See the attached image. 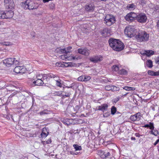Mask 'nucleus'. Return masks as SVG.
I'll return each mask as SVG.
<instances>
[{"label":"nucleus","mask_w":159,"mask_h":159,"mask_svg":"<svg viewBox=\"0 0 159 159\" xmlns=\"http://www.w3.org/2000/svg\"><path fill=\"white\" fill-rule=\"evenodd\" d=\"M108 42L111 47L116 51H121L124 48L123 43L118 39L111 38L109 40Z\"/></svg>","instance_id":"1"},{"label":"nucleus","mask_w":159,"mask_h":159,"mask_svg":"<svg viewBox=\"0 0 159 159\" xmlns=\"http://www.w3.org/2000/svg\"><path fill=\"white\" fill-rule=\"evenodd\" d=\"M21 6L24 9L30 10L37 9L39 6L38 3L34 1L27 0L24 2L21 3Z\"/></svg>","instance_id":"2"},{"label":"nucleus","mask_w":159,"mask_h":159,"mask_svg":"<svg viewBox=\"0 0 159 159\" xmlns=\"http://www.w3.org/2000/svg\"><path fill=\"white\" fill-rule=\"evenodd\" d=\"M136 37L138 41L140 42L148 41L149 37V34L145 31L139 32Z\"/></svg>","instance_id":"3"},{"label":"nucleus","mask_w":159,"mask_h":159,"mask_svg":"<svg viewBox=\"0 0 159 159\" xmlns=\"http://www.w3.org/2000/svg\"><path fill=\"white\" fill-rule=\"evenodd\" d=\"M124 32L125 35L130 38H131L137 35L136 30L131 27H126L125 30Z\"/></svg>","instance_id":"4"},{"label":"nucleus","mask_w":159,"mask_h":159,"mask_svg":"<svg viewBox=\"0 0 159 159\" xmlns=\"http://www.w3.org/2000/svg\"><path fill=\"white\" fill-rule=\"evenodd\" d=\"M104 20L106 25L110 26L115 22V18L114 16L108 14L106 15Z\"/></svg>","instance_id":"5"},{"label":"nucleus","mask_w":159,"mask_h":159,"mask_svg":"<svg viewBox=\"0 0 159 159\" xmlns=\"http://www.w3.org/2000/svg\"><path fill=\"white\" fill-rule=\"evenodd\" d=\"M147 20V16L145 14L140 13L137 15L136 20L139 22L143 23L146 22Z\"/></svg>","instance_id":"6"},{"label":"nucleus","mask_w":159,"mask_h":159,"mask_svg":"<svg viewBox=\"0 0 159 159\" xmlns=\"http://www.w3.org/2000/svg\"><path fill=\"white\" fill-rule=\"evenodd\" d=\"M137 14L134 12H130L126 15L125 17V20L128 21L132 22L136 20Z\"/></svg>","instance_id":"7"},{"label":"nucleus","mask_w":159,"mask_h":159,"mask_svg":"<svg viewBox=\"0 0 159 159\" xmlns=\"http://www.w3.org/2000/svg\"><path fill=\"white\" fill-rule=\"evenodd\" d=\"M4 3L7 9L12 10L14 8L15 4L13 0H4Z\"/></svg>","instance_id":"8"},{"label":"nucleus","mask_w":159,"mask_h":159,"mask_svg":"<svg viewBox=\"0 0 159 159\" xmlns=\"http://www.w3.org/2000/svg\"><path fill=\"white\" fill-rule=\"evenodd\" d=\"M89 60L91 62L94 63L98 62L102 60V57L101 56H95L92 57H91Z\"/></svg>","instance_id":"9"},{"label":"nucleus","mask_w":159,"mask_h":159,"mask_svg":"<svg viewBox=\"0 0 159 159\" xmlns=\"http://www.w3.org/2000/svg\"><path fill=\"white\" fill-rule=\"evenodd\" d=\"M78 52L83 55L88 56L90 53L89 50L86 48H79L78 49Z\"/></svg>","instance_id":"10"},{"label":"nucleus","mask_w":159,"mask_h":159,"mask_svg":"<svg viewBox=\"0 0 159 159\" xmlns=\"http://www.w3.org/2000/svg\"><path fill=\"white\" fill-rule=\"evenodd\" d=\"M13 58H8L3 61V63L6 66L10 67L13 64Z\"/></svg>","instance_id":"11"},{"label":"nucleus","mask_w":159,"mask_h":159,"mask_svg":"<svg viewBox=\"0 0 159 159\" xmlns=\"http://www.w3.org/2000/svg\"><path fill=\"white\" fill-rule=\"evenodd\" d=\"M100 157L102 158H105L110 156V153L109 152L100 151L98 152Z\"/></svg>","instance_id":"12"},{"label":"nucleus","mask_w":159,"mask_h":159,"mask_svg":"<svg viewBox=\"0 0 159 159\" xmlns=\"http://www.w3.org/2000/svg\"><path fill=\"white\" fill-rule=\"evenodd\" d=\"M25 69L24 67L22 66H17L15 67L14 71L16 73H24Z\"/></svg>","instance_id":"13"},{"label":"nucleus","mask_w":159,"mask_h":159,"mask_svg":"<svg viewBox=\"0 0 159 159\" xmlns=\"http://www.w3.org/2000/svg\"><path fill=\"white\" fill-rule=\"evenodd\" d=\"M14 15L13 11L12 10L7 11L4 12L5 19L11 18L13 17Z\"/></svg>","instance_id":"14"},{"label":"nucleus","mask_w":159,"mask_h":159,"mask_svg":"<svg viewBox=\"0 0 159 159\" xmlns=\"http://www.w3.org/2000/svg\"><path fill=\"white\" fill-rule=\"evenodd\" d=\"M101 33L102 36L105 37L109 36L110 35V30L107 28L104 29Z\"/></svg>","instance_id":"15"},{"label":"nucleus","mask_w":159,"mask_h":159,"mask_svg":"<svg viewBox=\"0 0 159 159\" xmlns=\"http://www.w3.org/2000/svg\"><path fill=\"white\" fill-rule=\"evenodd\" d=\"M33 80H34V81H33V83L35 85L40 86L43 84L42 78H41V79H37L36 81L35 80V78Z\"/></svg>","instance_id":"16"},{"label":"nucleus","mask_w":159,"mask_h":159,"mask_svg":"<svg viewBox=\"0 0 159 159\" xmlns=\"http://www.w3.org/2000/svg\"><path fill=\"white\" fill-rule=\"evenodd\" d=\"M154 52L152 50H147L143 52H141V54L143 55H146V56L149 57L151 55L154 54Z\"/></svg>","instance_id":"17"},{"label":"nucleus","mask_w":159,"mask_h":159,"mask_svg":"<svg viewBox=\"0 0 159 159\" xmlns=\"http://www.w3.org/2000/svg\"><path fill=\"white\" fill-rule=\"evenodd\" d=\"M85 9L88 11L92 12L94 10V6L92 4H90L85 6Z\"/></svg>","instance_id":"18"},{"label":"nucleus","mask_w":159,"mask_h":159,"mask_svg":"<svg viewBox=\"0 0 159 159\" xmlns=\"http://www.w3.org/2000/svg\"><path fill=\"white\" fill-rule=\"evenodd\" d=\"M56 51L58 53H65L66 54L70 52V51H66V49H61L60 48H57L56 49Z\"/></svg>","instance_id":"19"},{"label":"nucleus","mask_w":159,"mask_h":159,"mask_svg":"<svg viewBox=\"0 0 159 159\" xmlns=\"http://www.w3.org/2000/svg\"><path fill=\"white\" fill-rule=\"evenodd\" d=\"M108 107V105L106 104H104L98 107V110H101L103 112L106 110Z\"/></svg>","instance_id":"20"},{"label":"nucleus","mask_w":159,"mask_h":159,"mask_svg":"<svg viewBox=\"0 0 159 159\" xmlns=\"http://www.w3.org/2000/svg\"><path fill=\"white\" fill-rule=\"evenodd\" d=\"M136 7V5L134 3L129 4L126 7L127 9L128 10H132L134 9Z\"/></svg>","instance_id":"21"},{"label":"nucleus","mask_w":159,"mask_h":159,"mask_svg":"<svg viewBox=\"0 0 159 159\" xmlns=\"http://www.w3.org/2000/svg\"><path fill=\"white\" fill-rule=\"evenodd\" d=\"M66 67H76L77 66L76 64L71 62L66 63Z\"/></svg>","instance_id":"22"},{"label":"nucleus","mask_w":159,"mask_h":159,"mask_svg":"<svg viewBox=\"0 0 159 159\" xmlns=\"http://www.w3.org/2000/svg\"><path fill=\"white\" fill-rule=\"evenodd\" d=\"M123 89L127 91L134 90L135 89V88L128 86H125L123 88Z\"/></svg>","instance_id":"23"},{"label":"nucleus","mask_w":159,"mask_h":159,"mask_svg":"<svg viewBox=\"0 0 159 159\" xmlns=\"http://www.w3.org/2000/svg\"><path fill=\"white\" fill-rule=\"evenodd\" d=\"M146 65L149 67L151 68L152 67V62L150 60H148L146 62Z\"/></svg>","instance_id":"24"},{"label":"nucleus","mask_w":159,"mask_h":159,"mask_svg":"<svg viewBox=\"0 0 159 159\" xmlns=\"http://www.w3.org/2000/svg\"><path fill=\"white\" fill-rule=\"evenodd\" d=\"M134 116L135 117V118H137V121L139 120L140 119L141 117L140 113L139 112L137 113L134 115Z\"/></svg>","instance_id":"25"},{"label":"nucleus","mask_w":159,"mask_h":159,"mask_svg":"<svg viewBox=\"0 0 159 159\" xmlns=\"http://www.w3.org/2000/svg\"><path fill=\"white\" fill-rule=\"evenodd\" d=\"M73 146L74 148L76 151L80 150L81 149V147L77 144H74Z\"/></svg>","instance_id":"26"},{"label":"nucleus","mask_w":159,"mask_h":159,"mask_svg":"<svg viewBox=\"0 0 159 159\" xmlns=\"http://www.w3.org/2000/svg\"><path fill=\"white\" fill-rule=\"evenodd\" d=\"M112 69L113 71H117L120 69L119 67L116 65H115L112 66Z\"/></svg>","instance_id":"27"},{"label":"nucleus","mask_w":159,"mask_h":159,"mask_svg":"<svg viewBox=\"0 0 159 159\" xmlns=\"http://www.w3.org/2000/svg\"><path fill=\"white\" fill-rule=\"evenodd\" d=\"M56 65L57 66L59 67H66V63L64 64H62L61 62H57L56 63Z\"/></svg>","instance_id":"28"},{"label":"nucleus","mask_w":159,"mask_h":159,"mask_svg":"<svg viewBox=\"0 0 159 159\" xmlns=\"http://www.w3.org/2000/svg\"><path fill=\"white\" fill-rule=\"evenodd\" d=\"M0 19H5L4 11H0Z\"/></svg>","instance_id":"29"},{"label":"nucleus","mask_w":159,"mask_h":159,"mask_svg":"<svg viewBox=\"0 0 159 159\" xmlns=\"http://www.w3.org/2000/svg\"><path fill=\"white\" fill-rule=\"evenodd\" d=\"M91 77L90 76L84 75V81H87L90 80Z\"/></svg>","instance_id":"30"},{"label":"nucleus","mask_w":159,"mask_h":159,"mask_svg":"<svg viewBox=\"0 0 159 159\" xmlns=\"http://www.w3.org/2000/svg\"><path fill=\"white\" fill-rule=\"evenodd\" d=\"M116 108L114 106L112 107L111 108V114L112 115H114L116 113Z\"/></svg>","instance_id":"31"},{"label":"nucleus","mask_w":159,"mask_h":159,"mask_svg":"<svg viewBox=\"0 0 159 159\" xmlns=\"http://www.w3.org/2000/svg\"><path fill=\"white\" fill-rule=\"evenodd\" d=\"M119 90V87L114 86H112L111 90L113 91H117Z\"/></svg>","instance_id":"32"},{"label":"nucleus","mask_w":159,"mask_h":159,"mask_svg":"<svg viewBox=\"0 0 159 159\" xmlns=\"http://www.w3.org/2000/svg\"><path fill=\"white\" fill-rule=\"evenodd\" d=\"M119 72V73L121 74L125 75L127 73V71L123 69L120 70Z\"/></svg>","instance_id":"33"},{"label":"nucleus","mask_w":159,"mask_h":159,"mask_svg":"<svg viewBox=\"0 0 159 159\" xmlns=\"http://www.w3.org/2000/svg\"><path fill=\"white\" fill-rule=\"evenodd\" d=\"M13 64H14L15 65H19V62L18 60H16L15 58H13Z\"/></svg>","instance_id":"34"},{"label":"nucleus","mask_w":159,"mask_h":159,"mask_svg":"<svg viewBox=\"0 0 159 159\" xmlns=\"http://www.w3.org/2000/svg\"><path fill=\"white\" fill-rule=\"evenodd\" d=\"M48 111H47V110H44L43 111L40 112L39 113V114L40 115H43L47 114H48V113L47 112Z\"/></svg>","instance_id":"35"},{"label":"nucleus","mask_w":159,"mask_h":159,"mask_svg":"<svg viewBox=\"0 0 159 159\" xmlns=\"http://www.w3.org/2000/svg\"><path fill=\"white\" fill-rule=\"evenodd\" d=\"M112 86L110 85H107L105 87V89L106 90L109 91L110 90H111Z\"/></svg>","instance_id":"36"},{"label":"nucleus","mask_w":159,"mask_h":159,"mask_svg":"<svg viewBox=\"0 0 159 159\" xmlns=\"http://www.w3.org/2000/svg\"><path fill=\"white\" fill-rule=\"evenodd\" d=\"M72 58V59L73 60L76 59V60H79L81 59V57L80 56H72L71 57Z\"/></svg>","instance_id":"37"},{"label":"nucleus","mask_w":159,"mask_h":159,"mask_svg":"<svg viewBox=\"0 0 159 159\" xmlns=\"http://www.w3.org/2000/svg\"><path fill=\"white\" fill-rule=\"evenodd\" d=\"M148 74L152 76H154V71L152 70H148Z\"/></svg>","instance_id":"38"},{"label":"nucleus","mask_w":159,"mask_h":159,"mask_svg":"<svg viewBox=\"0 0 159 159\" xmlns=\"http://www.w3.org/2000/svg\"><path fill=\"white\" fill-rule=\"evenodd\" d=\"M84 75H82L78 78V80L81 81H84Z\"/></svg>","instance_id":"39"},{"label":"nucleus","mask_w":159,"mask_h":159,"mask_svg":"<svg viewBox=\"0 0 159 159\" xmlns=\"http://www.w3.org/2000/svg\"><path fill=\"white\" fill-rule=\"evenodd\" d=\"M61 80H57L56 81V85L58 86H59L60 87H61L62 86V85L60 83Z\"/></svg>","instance_id":"40"},{"label":"nucleus","mask_w":159,"mask_h":159,"mask_svg":"<svg viewBox=\"0 0 159 159\" xmlns=\"http://www.w3.org/2000/svg\"><path fill=\"white\" fill-rule=\"evenodd\" d=\"M154 11L157 12H159V6L158 5L155 6L154 8Z\"/></svg>","instance_id":"41"},{"label":"nucleus","mask_w":159,"mask_h":159,"mask_svg":"<svg viewBox=\"0 0 159 159\" xmlns=\"http://www.w3.org/2000/svg\"><path fill=\"white\" fill-rule=\"evenodd\" d=\"M136 119L137 118H135L134 115L131 116L130 117V119L133 121H135L136 120L137 121Z\"/></svg>","instance_id":"42"},{"label":"nucleus","mask_w":159,"mask_h":159,"mask_svg":"<svg viewBox=\"0 0 159 159\" xmlns=\"http://www.w3.org/2000/svg\"><path fill=\"white\" fill-rule=\"evenodd\" d=\"M46 129H43V132H42V133L41 134V135H42V137H46L48 135V134H47L43 132V131H44V130H46Z\"/></svg>","instance_id":"43"},{"label":"nucleus","mask_w":159,"mask_h":159,"mask_svg":"<svg viewBox=\"0 0 159 159\" xmlns=\"http://www.w3.org/2000/svg\"><path fill=\"white\" fill-rule=\"evenodd\" d=\"M152 134H154L155 136H157L158 134V132L157 131L154 130V131H152Z\"/></svg>","instance_id":"44"},{"label":"nucleus","mask_w":159,"mask_h":159,"mask_svg":"<svg viewBox=\"0 0 159 159\" xmlns=\"http://www.w3.org/2000/svg\"><path fill=\"white\" fill-rule=\"evenodd\" d=\"M149 125L150 126H149V127L150 128V129H154V127L153 126V123L150 122Z\"/></svg>","instance_id":"45"},{"label":"nucleus","mask_w":159,"mask_h":159,"mask_svg":"<svg viewBox=\"0 0 159 159\" xmlns=\"http://www.w3.org/2000/svg\"><path fill=\"white\" fill-rule=\"evenodd\" d=\"M36 78L37 79H39H39H41V78H42V75H37L36 76Z\"/></svg>","instance_id":"46"},{"label":"nucleus","mask_w":159,"mask_h":159,"mask_svg":"<svg viewBox=\"0 0 159 159\" xmlns=\"http://www.w3.org/2000/svg\"><path fill=\"white\" fill-rule=\"evenodd\" d=\"M49 7L50 9H53L55 5L53 3H51L49 5Z\"/></svg>","instance_id":"47"},{"label":"nucleus","mask_w":159,"mask_h":159,"mask_svg":"<svg viewBox=\"0 0 159 159\" xmlns=\"http://www.w3.org/2000/svg\"><path fill=\"white\" fill-rule=\"evenodd\" d=\"M42 78L43 80L44 79H47V75L46 74H43L42 75Z\"/></svg>","instance_id":"48"},{"label":"nucleus","mask_w":159,"mask_h":159,"mask_svg":"<svg viewBox=\"0 0 159 159\" xmlns=\"http://www.w3.org/2000/svg\"><path fill=\"white\" fill-rule=\"evenodd\" d=\"M56 75H54L53 74H49L48 76L50 77H51V78H54L55 77Z\"/></svg>","instance_id":"49"},{"label":"nucleus","mask_w":159,"mask_h":159,"mask_svg":"<svg viewBox=\"0 0 159 159\" xmlns=\"http://www.w3.org/2000/svg\"><path fill=\"white\" fill-rule=\"evenodd\" d=\"M159 75V70L157 71L154 72V76H157Z\"/></svg>","instance_id":"50"},{"label":"nucleus","mask_w":159,"mask_h":159,"mask_svg":"<svg viewBox=\"0 0 159 159\" xmlns=\"http://www.w3.org/2000/svg\"><path fill=\"white\" fill-rule=\"evenodd\" d=\"M119 100V98H116L114 99L113 102H114L116 103L117 101H118Z\"/></svg>","instance_id":"51"},{"label":"nucleus","mask_w":159,"mask_h":159,"mask_svg":"<svg viewBox=\"0 0 159 159\" xmlns=\"http://www.w3.org/2000/svg\"><path fill=\"white\" fill-rule=\"evenodd\" d=\"M72 47H69L67 48V50H66V51H70V50L71 49Z\"/></svg>","instance_id":"52"},{"label":"nucleus","mask_w":159,"mask_h":159,"mask_svg":"<svg viewBox=\"0 0 159 159\" xmlns=\"http://www.w3.org/2000/svg\"><path fill=\"white\" fill-rule=\"evenodd\" d=\"M159 142V139H157L155 142L154 143V146L156 145Z\"/></svg>","instance_id":"53"},{"label":"nucleus","mask_w":159,"mask_h":159,"mask_svg":"<svg viewBox=\"0 0 159 159\" xmlns=\"http://www.w3.org/2000/svg\"><path fill=\"white\" fill-rule=\"evenodd\" d=\"M156 63L159 64V57L156 59Z\"/></svg>","instance_id":"54"},{"label":"nucleus","mask_w":159,"mask_h":159,"mask_svg":"<svg viewBox=\"0 0 159 159\" xmlns=\"http://www.w3.org/2000/svg\"><path fill=\"white\" fill-rule=\"evenodd\" d=\"M70 93H67V94L66 95H63V96L64 97V96H65L66 97H69L70 96Z\"/></svg>","instance_id":"55"},{"label":"nucleus","mask_w":159,"mask_h":159,"mask_svg":"<svg viewBox=\"0 0 159 159\" xmlns=\"http://www.w3.org/2000/svg\"><path fill=\"white\" fill-rule=\"evenodd\" d=\"M157 29L159 30V20H158V21L157 22Z\"/></svg>","instance_id":"56"},{"label":"nucleus","mask_w":159,"mask_h":159,"mask_svg":"<svg viewBox=\"0 0 159 159\" xmlns=\"http://www.w3.org/2000/svg\"><path fill=\"white\" fill-rule=\"evenodd\" d=\"M54 79V80H55L56 82L57 81V80H60L59 78L56 76Z\"/></svg>","instance_id":"57"},{"label":"nucleus","mask_w":159,"mask_h":159,"mask_svg":"<svg viewBox=\"0 0 159 159\" xmlns=\"http://www.w3.org/2000/svg\"><path fill=\"white\" fill-rule=\"evenodd\" d=\"M51 142H52V141H51V139H50L49 140H48V141H46V143L48 144V143H51Z\"/></svg>","instance_id":"58"},{"label":"nucleus","mask_w":159,"mask_h":159,"mask_svg":"<svg viewBox=\"0 0 159 159\" xmlns=\"http://www.w3.org/2000/svg\"><path fill=\"white\" fill-rule=\"evenodd\" d=\"M65 55H61V58L63 60H64L65 59Z\"/></svg>","instance_id":"59"},{"label":"nucleus","mask_w":159,"mask_h":159,"mask_svg":"<svg viewBox=\"0 0 159 159\" xmlns=\"http://www.w3.org/2000/svg\"><path fill=\"white\" fill-rule=\"evenodd\" d=\"M150 126L149 125H144L145 127H149Z\"/></svg>","instance_id":"60"},{"label":"nucleus","mask_w":159,"mask_h":159,"mask_svg":"<svg viewBox=\"0 0 159 159\" xmlns=\"http://www.w3.org/2000/svg\"><path fill=\"white\" fill-rule=\"evenodd\" d=\"M64 123L66 125H70V123H66V122H64Z\"/></svg>","instance_id":"61"},{"label":"nucleus","mask_w":159,"mask_h":159,"mask_svg":"<svg viewBox=\"0 0 159 159\" xmlns=\"http://www.w3.org/2000/svg\"><path fill=\"white\" fill-rule=\"evenodd\" d=\"M65 59H67V58L68 57V56L67 55H65Z\"/></svg>","instance_id":"62"},{"label":"nucleus","mask_w":159,"mask_h":159,"mask_svg":"<svg viewBox=\"0 0 159 159\" xmlns=\"http://www.w3.org/2000/svg\"><path fill=\"white\" fill-rule=\"evenodd\" d=\"M131 139L134 140H135V138H134V137H132L131 138Z\"/></svg>","instance_id":"63"},{"label":"nucleus","mask_w":159,"mask_h":159,"mask_svg":"<svg viewBox=\"0 0 159 159\" xmlns=\"http://www.w3.org/2000/svg\"><path fill=\"white\" fill-rule=\"evenodd\" d=\"M127 94V93H126V94H124V95H126Z\"/></svg>","instance_id":"64"}]
</instances>
